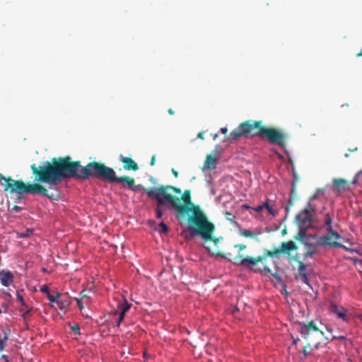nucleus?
I'll use <instances>...</instances> for the list:
<instances>
[{
  "label": "nucleus",
  "mask_w": 362,
  "mask_h": 362,
  "mask_svg": "<svg viewBox=\"0 0 362 362\" xmlns=\"http://www.w3.org/2000/svg\"><path fill=\"white\" fill-rule=\"evenodd\" d=\"M168 113H169L170 115H174V113H175V112H174V111H173L172 109H169V110H168Z\"/></svg>",
  "instance_id": "obj_48"
},
{
  "label": "nucleus",
  "mask_w": 362,
  "mask_h": 362,
  "mask_svg": "<svg viewBox=\"0 0 362 362\" xmlns=\"http://www.w3.org/2000/svg\"><path fill=\"white\" fill-rule=\"evenodd\" d=\"M155 163H156V156H153L151 159L150 164H151V165H154Z\"/></svg>",
  "instance_id": "obj_41"
},
{
  "label": "nucleus",
  "mask_w": 362,
  "mask_h": 362,
  "mask_svg": "<svg viewBox=\"0 0 362 362\" xmlns=\"http://www.w3.org/2000/svg\"><path fill=\"white\" fill-rule=\"evenodd\" d=\"M305 264L303 262L298 261V271L297 279L300 280L301 282L310 286L308 278L305 272Z\"/></svg>",
  "instance_id": "obj_13"
},
{
  "label": "nucleus",
  "mask_w": 362,
  "mask_h": 362,
  "mask_svg": "<svg viewBox=\"0 0 362 362\" xmlns=\"http://www.w3.org/2000/svg\"><path fill=\"white\" fill-rule=\"evenodd\" d=\"M240 235L245 238H253L255 237V234L252 231L246 229L241 230Z\"/></svg>",
  "instance_id": "obj_27"
},
{
  "label": "nucleus",
  "mask_w": 362,
  "mask_h": 362,
  "mask_svg": "<svg viewBox=\"0 0 362 362\" xmlns=\"http://www.w3.org/2000/svg\"><path fill=\"white\" fill-rule=\"evenodd\" d=\"M61 296H62V294L60 293L57 292L55 296H54L51 293H48V296L47 297L51 303L57 304L58 299Z\"/></svg>",
  "instance_id": "obj_25"
},
{
  "label": "nucleus",
  "mask_w": 362,
  "mask_h": 362,
  "mask_svg": "<svg viewBox=\"0 0 362 362\" xmlns=\"http://www.w3.org/2000/svg\"><path fill=\"white\" fill-rule=\"evenodd\" d=\"M305 245L308 247L307 250L303 253V259L312 258L315 254L318 253L317 247L319 244L315 243H305Z\"/></svg>",
  "instance_id": "obj_12"
},
{
  "label": "nucleus",
  "mask_w": 362,
  "mask_h": 362,
  "mask_svg": "<svg viewBox=\"0 0 362 362\" xmlns=\"http://www.w3.org/2000/svg\"><path fill=\"white\" fill-rule=\"evenodd\" d=\"M225 218L231 223L234 222L235 216L233 214V213L229 211H226Z\"/></svg>",
  "instance_id": "obj_29"
},
{
  "label": "nucleus",
  "mask_w": 362,
  "mask_h": 362,
  "mask_svg": "<svg viewBox=\"0 0 362 362\" xmlns=\"http://www.w3.org/2000/svg\"><path fill=\"white\" fill-rule=\"evenodd\" d=\"M172 173L175 177H177L178 176V172L175 170L174 168L172 169Z\"/></svg>",
  "instance_id": "obj_45"
},
{
  "label": "nucleus",
  "mask_w": 362,
  "mask_h": 362,
  "mask_svg": "<svg viewBox=\"0 0 362 362\" xmlns=\"http://www.w3.org/2000/svg\"><path fill=\"white\" fill-rule=\"evenodd\" d=\"M120 161L123 163V168L126 170L136 171L139 169L136 163L131 158L120 155Z\"/></svg>",
  "instance_id": "obj_11"
},
{
  "label": "nucleus",
  "mask_w": 362,
  "mask_h": 362,
  "mask_svg": "<svg viewBox=\"0 0 362 362\" xmlns=\"http://www.w3.org/2000/svg\"><path fill=\"white\" fill-rule=\"evenodd\" d=\"M40 291H42V293H45L46 296H48V293H50L49 292V288L46 285H43L41 288H40Z\"/></svg>",
  "instance_id": "obj_32"
},
{
  "label": "nucleus",
  "mask_w": 362,
  "mask_h": 362,
  "mask_svg": "<svg viewBox=\"0 0 362 362\" xmlns=\"http://www.w3.org/2000/svg\"><path fill=\"white\" fill-rule=\"evenodd\" d=\"M267 211L269 214L272 215L273 216H275L276 215V211L273 209V206L269 205V207H267Z\"/></svg>",
  "instance_id": "obj_36"
},
{
  "label": "nucleus",
  "mask_w": 362,
  "mask_h": 362,
  "mask_svg": "<svg viewBox=\"0 0 362 362\" xmlns=\"http://www.w3.org/2000/svg\"><path fill=\"white\" fill-rule=\"evenodd\" d=\"M159 228H160V233H167L168 231V226L165 223H163V222H161L159 224Z\"/></svg>",
  "instance_id": "obj_30"
},
{
  "label": "nucleus",
  "mask_w": 362,
  "mask_h": 362,
  "mask_svg": "<svg viewBox=\"0 0 362 362\" xmlns=\"http://www.w3.org/2000/svg\"><path fill=\"white\" fill-rule=\"evenodd\" d=\"M2 358H6V356L3 355Z\"/></svg>",
  "instance_id": "obj_53"
},
{
  "label": "nucleus",
  "mask_w": 362,
  "mask_h": 362,
  "mask_svg": "<svg viewBox=\"0 0 362 362\" xmlns=\"http://www.w3.org/2000/svg\"><path fill=\"white\" fill-rule=\"evenodd\" d=\"M17 300L21 303V304L25 307V308H28L26 305H25V300H23V297L18 293H17Z\"/></svg>",
  "instance_id": "obj_33"
},
{
  "label": "nucleus",
  "mask_w": 362,
  "mask_h": 362,
  "mask_svg": "<svg viewBox=\"0 0 362 362\" xmlns=\"http://www.w3.org/2000/svg\"><path fill=\"white\" fill-rule=\"evenodd\" d=\"M30 169L34 180L37 182L24 183L22 180H14L0 173V182L4 190L21 194H40L51 200L59 197L58 184L66 179L88 180L90 177L105 180L110 183H126L128 189L135 191L134 180L128 176L117 177L115 170L105 165L93 161L81 166L78 160L73 161L70 156L53 158L42 165L33 163Z\"/></svg>",
  "instance_id": "obj_1"
},
{
  "label": "nucleus",
  "mask_w": 362,
  "mask_h": 362,
  "mask_svg": "<svg viewBox=\"0 0 362 362\" xmlns=\"http://www.w3.org/2000/svg\"><path fill=\"white\" fill-rule=\"evenodd\" d=\"M332 216L329 213L326 214L325 216V225L327 226V230H333Z\"/></svg>",
  "instance_id": "obj_20"
},
{
  "label": "nucleus",
  "mask_w": 362,
  "mask_h": 362,
  "mask_svg": "<svg viewBox=\"0 0 362 362\" xmlns=\"http://www.w3.org/2000/svg\"><path fill=\"white\" fill-rule=\"evenodd\" d=\"M216 255H217V256L222 257H225V256H224V254H223V253H221V252H218V253L216 254Z\"/></svg>",
  "instance_id": "obj_49"
},
{
  "label": "nucleus",
  "mask_w": 362,
  "mask_h": 362,
  "mask_svg": "<svg viewBox=\"0 0 362 362\" xmlns=\"http://www.w3.org/2000/svg\"><path fill=\"white\" fill-rule=\"evenodd\" d=\"M21 208L20 206H17V205H15V206H13V209H13V211H19L21 210Z\"/></svg>",
  "instance_id": "obj_46"
},
{
  "label": "nucleus",
  "mask_w": 362,
  "mask_h": 362,
  "mask_svg": "<svg viewBox=\"0 0 362 362\" xmlns=\"http://www.w3.org/2000/svg\"><path fill=\"white\" fill-rule=\"evenodd\" d=\"M80 295V298L83 300V304L88 305L90 303V297L87 294V291L83 290Z\"/></svg>",
  "instance_id": "obj_23"
},
{
  "label": "nucleus",
  "mask_w": 362,
  "mask_h": 362,
  "mask_svg": "<svg viewBox=\"0 0 362 362\" xmlns=\"http://www.w3.org/2000/svg\"><path fill=\"white\" fill-rule=\"evenodd\" d=\"M221 132L223 134H226L228 132V129L226 127H223L221 129Z\"/></svg>",
  "instance_id": "obj_44"
},
{
  "label": "nucleus",
  "mask_w": 362,
  "mask_h": 362,
  "mask_svg": "<svg viewBox=\"0 0 362 362\" xmlns=\"http://www.w3.org/2000/svg\"><path fill=\"white\" fill-rule=\"evenodd\" d=\"M218 160V156L207 155L204 161V169L214 170L216 168Z\"/></svg>",
  "instance_id": "obj_14"
},
{
  "label": "nucleus",
  "mask_w": 362,
  "mask_h": 362,
  "mask_svg": "<svg viewBox=\"0 0 362 362\" xmlns=\"http://www.w3.org/2000/svg\"><path fill=\"white\" fill-rule=\"evenodd\" d=\"M125 314L119 312V315L117 319V326L119 327L120 323L123 321Z\"/></svg>",
  "instance_id": "obj_34"
},
{
  "label": "nucleus",
  "mask_w": 362,
  "mask_h": 362,
  "mask_svg": "<svg viewBox=\"0 0 362 362\" xmlns=\"http://www.w3.org/2000/svg\"><path fill=\"white\" fill-rule=\"evenodd\" d=\"M205 220L207 222L206 229L198 228L197 226H195L192 224L188 226V230L193 235H199L206 241L211 240L213 241L215 244H217L218 239L213 236V233L215 230V226L213 223L208 220L206 216H205Z\"/></svg>",
  "instance_id": "obj_8"
},
{
  "label": "nucleus",
  "mask_w": 362,
  "mask_h": 362,
  "mask_svg": "<svg viewBox=\"0 0 362 362\" xmlns=\"http://www.w3.org/2000/svg\"><path fill=\"white\" fill-rule=\"evenodd\" d=\"M71 329L73 332H74L76 334H80V328L78 325H75L71 327Z\"/></svg>",
  "instance_id": "obj_37"
},
{
  "label": "nucleus",
  "mask_w": 362,
  "mask_h": 362,
  "mask_svg": "<svg viewBox=\"0 0 362 362\" xmlns=\"http://www.w3.org/2000/svg\"><path fill=\"white\" fill-rule=\"evenodd\" d=\"M235 247H237L240 251H242L246 248V245L243 244H238L235 245Z\"/></svg>",
  "instance_id": "obj_38"
},
{
  "label": "nucleus",
  "mask_w": 362,
  "mask_h": 362,
  "mask_svg": "<svg viewBox=\"0 0 362 362\" xmlns=\"http://www.w3.org/2000/svg\"><path fill=\"white\" fill-rule=\"evenodd\" d=\"M13 274L9 270H1L0 271V282L6 287L9 286L13 282Z\"/></svg>",
  "instance_id": "obj_10"
},
{
  "label": "nucleus",
  "mask_w": 362,
  "mask_h": 362,
  "mask_svg": "<svg viewBox=\"0 0 362 362\" xmlns=\"http://www.w3.org/2000/svg\"><path fill=\"white\" fill-rule=\"evenodd\" d=\"M300 330L302 337L307 341L310 346H314L317 349L324 337V332L321 331L313 321L300 322Z\"/></svg>",
  "instance_id": "obj_5"
},
{
  "label": "nucleus",
  "mask_w": 362,
  "mask_h": 362,
  "mask_svg": "<svg viewBox=\"0 0 362 362\" xmlns=\"http://www.w3.org/2000/svg\"><path fill=\"white\" fill-rule=\"evenodd\" d=\"M298 341H299V339H294L293 340V344H296Z\"/></svg>",
  "instance_id": "obj_51"
},
{
  "label": "nucleus",
  "mask_w": 362,
  "mask_h": 362,
  "mask_svg": "<svg viewBox=\"0 0 362 362\" xmlns=\"http://www.w3.org/2000/svg\"><path fill=\"white\" fill-rule=\"evenodd\" d=\"M362 175V170L359 171L354 177L353 181L351 182L352 184H356L358 182L359 177Z\"/></svg>",
  "instance_id": "obj_35"
},
{
  "label": "nucleus",
  "mask_w": 362,
  "mask_h": 362,
  "mask_svg": "<svg viewBox=\"0 0 362 362\" xmlns=\"http://www.w3.org/2000/svg\"><path fill=\"white\" fill-rule=\"evenodd\" d=\"M131 304L124 298L123 302L118 304V308L120 309V313H126L130 308Z\"/></svg>",
  "instance_id": "obj_21"
},
{
  "label": "nucleus",
  "mask_w": 362,
  "mask_h": 362,
  "mask_svg": "<svg viewBox=\"0 0 362 362\" xmlns=\"http://www.w3.org/2000/svg\"><path fill=\"white\" fill-rule=\"evenodd\" d=\"M295 195H296V187H295V185H293L291 190V194H290V197H289V200H288V203H289L290 206H292L293 204L294 199H295V197H294Z\"/></svg>",
  "instance_id": "obj_28"
},
{
  "label": "nucleus",
  "mask_w": 362,
  "mask_h": 362,
  "mask_svg": "<svg viewBox=\"0 0 362 362\" xmlns=\"http://www.w3.org/2000/svg\"><path fill=\"white\" fill-rule=\"evenodd\" d=\"M315 349L314 346H310L309 344L307 343L306 346H304L303 353L305 358L309 356L311 354V351Z\"/></svg>",
  "instance_id": "obj_26"
},
{
  "label": "nucleus",
  "mask_w": 362,
  "mask_h": 362,
  "mask_svg": "<svg viewBox=\"0 0 362 362\" xmlns=\"http://www.w3.org/2000/svg\"><path fill=\"white\" fill-rule=\"evenodd\" d=\"M324 194V189H317L315 192V193L311 196L309 199V202L308 203V204H313V202L317 199L318 195L320 194Z\"/></svg>",
  "instance_id": "obj_24"
},
{
  "label": "nucleus",
  "mask_w": 362,
  "mask_h": 362,
  "mask_svg": "<svg viewBox=\"0 0 362 362\" xmlns=\"http://www.w3.org/2000/svg\"><path fill=\"white\" fill-rule=\"evenodd\" d=\"M328 310L330 313L335 314L338 318L344 322H349L350 317L347 315V310L343 307L339 306L333 301L329 303Z\"/></svg>",
  "instance_id": "obj_9"
},
{
  "label": "nucleus",
  "mask_w": 362,
  "mask_h": 362,
  "mask_svg": "<svg viewBox=\"0 0 362 362\" xmlns=\"http://www.w3.org/2000/svg\"><path fill=\"white\" fill-rule=\"evenodd\" d=\"M218 137V134H214V139H216Z\"/></svg>",
  "instance_id": "obj_52"
},
{
  "label": "nucleus",
  "mask_w": 362,
  "mask_h": 362,
  "mask_svg": "<svg viewBox=\"0 0 362 362\" xmlns=\"http://www.w3.org/2000/svg\"><path fill=\"white\" fill-rule=\"evenodd\" d=\"M332 183L337 191H339L341 189H344L348 185L347 180L343 178H335L333 180Z\"/></svg>",
  "instance_id": "obj_16"
},
{
  "label": "nucleus",
  "mask_w": 362,
  "mask_h": 362,
  "mask_svg": "<svg viewBox=\"0 0 362 362\" xmlns=\"http://www.w3.org/2000/svg\"><path fill=\"white\" fill-rule=\"evenodd\" d=\"M257 136L267 139L272 144H276L284 148L286 146L287 135L280 129L263 126L262 121H245L235 128L227 138L235 140L241 136Z\"/></svg>",
  "instance_id": "obj_3"
},
{
  "label": "nucleus",
  "mask_w": 362,
  "mask_h": 362,
  "mask_svg": "<svg viewBox=\"0 0 362 362\" xmlns=\"http://www.w3.org/2000/svg\"><path fill=\"white\" fill-rule=\"evenodd\" d=\"M252 210L259 213L263 210V206H262V205H259L257 207H253Z\"/></svg>",
  "instance_id": "obj_39"
},
{
  "label": "nucleus",
  "mask_w": 362,
  "mask_h": 362,
  "mask_svg": "<svg viewBox=\"0 0 362 362\" xmlns=\"http://www.w3.org/2000/svg\"><path fill=\"white\" fill-rule=\"evenodd\" d=\"M243 208L248 210V209H252L253 207H251L250 206H249L247 204H243Z\"/></svg>",
  "instance_id": "obj_47"
},
{
  "label": "nucleus",
  "mask_w": 362,
  "mask_h": 362,
  "mask_svg": "<svg viewBox=\"0 0 362 362\" xmlns=\"http://www.w3.org/2000/svg\"><path fill=\"white\" fill-rule=\"evenodd\" d=\"M34 229L33 228H27L25 230L18 233V238H27L30 237L33 234Z\"/></svg>",
  "instance_id": "obj_22"
},
{
  "label": "nucleus",
  "mask_w": 362,
  "mask_h": 362,
  "mask_svg": "<svg viewBox=\"0 0 362 362\" xmlns=\"http://www.w3.org/2000/svg\"><path fill=\"white\" fill-rule=\"evenodd\" d=\"M345 156H346V157H348V156H349V154H348V153H346V154H345Z\"/></svg>",
  "instance_id": "obj_54"
},
{
  "label": "nucleus",
  "mask_w": 362,
  "mask_h": 362,
  "mask_svg": "<svg viewBox=\"0 0 362 362\" xmlns=\"http://www.w3.org/2000/svg\"><path fill=\"white\" fill-rule=\"evenodd\" d=\"M298 228H299V230H298V233H296V235L294 236V238L298 241H303L306 237L307 230L309 228H306V227H298Z\"/></svg>",
  "instance_id": "obj_18"
},
{
  "label": "nucleus",
  "mask_w": 362,
  "mask_h": 362,
  "mask_svg": "<svg viewBox=\"0 0 362 362\" xmlns=\"http://www.w3.org/2000/svg\"><path fill=\"white\" fill-rule=\"evenodd\" d=\"M144 189L150 199H156L159 203H162L163 201L157 195H163L168 204L175 210L177 217H183L185 214L191 213L187 218V226L193 224L200 229L206 228V214L199 205L191 202L190 190H185L182 197H178L168 192V190H172L176 194H182L180 188L172 185H160L158 187L144 188Z\"/></svg>",
  "instance_id": "obj_2"
},
{
  "label": "nucleus",
  "mask_w": 362,
  "mask_h": 362,
  "mask_svg": "<svg viewBox=\"0 0 362 362\" xmlns=\"http://www.w3.org/2000/svg\"><path fill=\"white\" fill-rule=\"evenodd\" d=\"M298 247L293 241L283 242L279 247H276L273 250H264L263 255L257 257L247 256L243 257V255H238L235 257V263L238 265H241L250 269H255V267L258 262H264L267 257H277L280 254L290 255L292 250H296Z\"/></svg>",
  "instance_id": "obj_4"
},
{
  "label": "nucleus",
  "mask_w": 362,
  "mask_h": 362,
  "mask_svg": "<svg viewBox=\"0 0 362 362\" xmlns=\"http://www.w3.org/2000/svg\"><path fill=\"white\" fill-rule=\"evenodd\" d=\"M315 204H307L305 208L300 211L295 218V221L298 226L311 228L313 223V217L315 214Z\"/></svg>",
  "instance_id": "obj_7"
},
{
  "label": "nucleus",
  "mask_w": 362,
  "mask_h": 362,
  "mask_svg": "<svg viewBox=\"0 0 362 362\" xmlns=\"http://www.w3.org/2000/svg\"><path fill=\"white\" fill-rule=\"evenodd\" d=\"M70 303V299L67 296L62 295V296L58 299L57 305L60 310H64L68 308Z\"/></svg>",
  "instance_id": "obj_15"
},
{
  "label": "nucleus",
  "mask_w": 362,
  "mask_h": 362,
  "mask_svg": "<svg viewBox=\"0 0 362 362\" xmlns=\"http://www.w3.org/2000/svg\"><path fill=\"white\" fill-rule=\"evenodd\" d=\"M75 300L76 301L77 305L80 310H82L85 307V304H83V300L81 298H75Z\"/></svg>",
  "instance_id": "obj_31"
},
{
  "label": "nucleus",
  "mask_w": 362,
  "mask_h": 362,
  "mask_svg": "<svg viewBox=\"0 0 362 362\" xmlns=\"http://www.w3.org/2000/svg\"><path fill=\"white\" fill-rule=\"evenodd\" d=\"M268 201H269V200L267 199V200L264 204H261V205H262V206H263V209H267V207H269V205H270V204H269V202H268Z\"/></svg>",
  "instance_id": "obj_40"
},
{
  "label": "nucleus",
  "mask_w": 362,
  "mask_h": 362,
  "mask_svg": "<svg viewBox=\"0 0 362 362\" xmlns=\"http://www.w3.org/2000/svg\"><path fill=\"white\" fill-rule=\"evenodd\" d=\"M311 237L314 239H316L317 244H319L320 246L323 247H344L343 245L339 243V240L342 239V237L339 233L334 231V230H327V234L320 237H317V235H311Z\"/></svg>",
  "instance_id": "obj_6"
},
{
  "label": "nucleus",
  "mask_w": 362,
  "mask_h": 362,
  "mask_svg": "<svg viewBox=\"0 0 362 362\" xmlns=\"http://www.w3.org/2000/svg\"><path fill=\"white\" fill-rule=\"evenodd\" d=\"M263 271L264 272H268V273H270L271 272V270L269 268L268 266L267 265H264V267H263Z\"/></svg>",
  "instance_id": "obj_43"
},
{
  "label": "nucleus",
  "mask_w": 362,
  "mask_h": 362,
  "mask_svg": "<svg viewBox=\"0 0 362 362\" xmlns=\"http://www.w3.org/2000/svg\"><path fill=\"white\" fill-rule=\"evenodd\" d=\"M4 337L0 339V351H1L6 346L7 341L8 339V335L10 334L9 329H5L3 331Z\"/></svg>",
  "instance_id": "obj_19"
},
{
  "label": "nucleus",
  "mask_w": 362,
  "mask_h": 362,
  "mask_svg": "<svg viewBox=\"0 0 362 362\" xmlns=\"http://www.w3.org/2000/svg\"><path fill=\"white\" fill-rule=\"evenodd\" d=\"M204 132H199L197 135V138L200 139H204Z\"/></svg>",
  "instance_id": "obj_42"
},
{
  "label": "nucleus",
  "mask_w": 362,
  "mask_h": 362,
  "mask_svg": "<svg viewBox=\"0 0 362 362\" xmlns=\"http://www.w3.org/2000/svg\"><path fill=\"white\" fill-rule=\"evenodd\" d=\"M159 198L163 201L162 203H159L158 201H157L156 208V217L158 218H161L163 216V211L160 209V206L165 205L166 204H168L167 200L164 198L163 195H158Z\"/></svg>",
  "instance_id": "obj_17"
},
{
  "label": "nucleus",
  "mask_w": 362,
  "mask_h": 362,
  "mask_svg": "<svg viewBox=\"0 0 362 362\" xmlns=\"http://www.w3.org/2000/svg\"><path fill=\"white\" fill-rule=\"evenodd\" d=\"M357 57H362V49L360 50V52L357 54Z\"/></svg>",
  "instance_id": "obj_50"
}]
</instances>
